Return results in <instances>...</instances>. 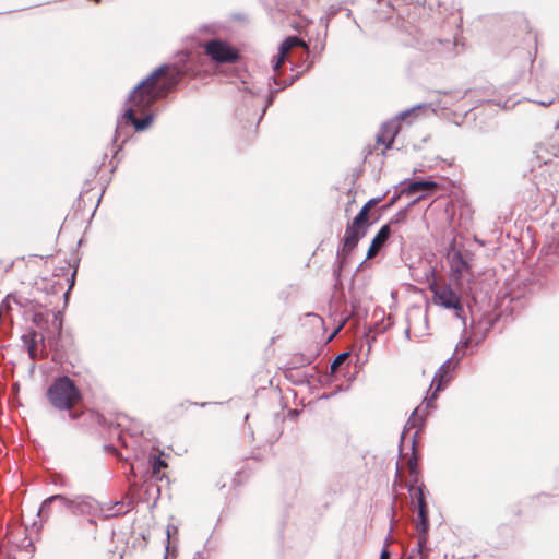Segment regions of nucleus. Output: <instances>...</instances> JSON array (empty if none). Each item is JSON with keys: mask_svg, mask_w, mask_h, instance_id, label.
<instances>
[{"mask_svg": "<svg viewBox=\"0 0 559 559\" xmlns=\"http://www.w3.org/2000/svg\"><path fill=\"white\" fill-rule=\"evenodd\" d=\"M378 202H379V200H373V199H372V200H369L366 204H369V209H370L371 206H373V205H374V204H377Z\"/></svg>", "mask_w": 559, "mask_h": 559, "instance_id": "2eb2a0df", "label": "nucleus"}, {"mask_svg": "<svg viewBox=\"0 0 559 559\" xmlns=\"http://www.w3.org/2000/svg\"><path fill=\"white\" fill-rule=\"evenodd\" d=\"M347 354L346 353H342L340 354L335 360L333 361L332 364V369H335L336 366H338L345 358H346Z\"/></svg>", "mask_w": 559, "mask_h": 559, "instance_id": "9b49d317", "label": "nucleus"}, {"mask_svg": "<svg viewBox=\"0 0 559 559\" xmlns=\"http://www.w3.org/2000/svg\"><path fill=\"white\" fill-rule=\"evenodd\" d=\"M164 71L165 67H159L133 90L131 99L135 103L136 106H145L153 100V87L157 78L162 75Z\"/></svg>", "mask_w": 559, "mask_h": 559, "instance_id": "f03ea898", "label": "nucleus"}, {"mask_svg": "<svg viewBox=\"0 0 559 559\" xmlns=\"http://www.w3.org/2000/svg\"><path fill=\"white\" fill-rule=\"evenodd\" d=\"M48 396L58 408H69L80 399L76 388L68 377L58 379L49 389Z\"/></svg>", "mask_w": 559, "mask_h": 559, "instance_id": "f257e3e1", "label": "nucleus"}, {"mask_svg": "<svg viewBox=\"0 0 559 559\" xmlns=\"http://www.w3.org/2000/svg\"><path fill=\"white\" fill-rule=\"evenodd\" d=\"M433 301L445 309L461 310L459 296L448 286L433 289Z\"/></svg>", "mask_w": 559, "mask_h": 559, "instance_id": "39448f33", "label": "nucleus"}, {"mask_svg": "<svg viewBox=\"0 0 559 559\" xmlns=\"http://www.w3.org/2000/svg\"><path fill=\"white\" fill-rule=\"evenodd\" d=\"M123 117L126 119H128L129 121H131L133 123V126L135 127V122L138 121V119L134 118V114H133V110L131 108L126 110Z\"/></svg>", "mask_w": 559, "mask_h": 559, "instance_id": "9d476101", "label": "nucleus"}, {"mask_svg": "<svg viewBox=\"0 0 559 559\" xmlns=\"http://www.w3.org/2000/svg\"><path fill=\"white\" fill-rule=\"evenodd\" d=\"M389 236H390L389 225L382 226L380 228V230L378 231V234L372 239V242L367 252V258H372L373 255H376L379 252V250L381 249V247L383 246V243L388 240Z\"/></svg>", "mask_w": 559, "mask_h": 559, "instance_id": "423d86ee", "label": "nucleus"}, {"mask_svg": "<svg viewBox=\"0 0 559 559\" xmlns=\"http://www.w3.org/2000/svg\"><path fill=\"white\" fill-rule=\"evenodd\" d=\"M369 204H365L345 234V247L353 248L367 231Z\"/></svg>", "mask_w": 559, "mask_h": 559, "instance_id": "7ed1b4c3", "label": "nucleus"}, {"mask_svg": "<svg viewBox=\"0 0 559 559\" xmlns=\"http://www.w3.org/2000/svg\"><path fill=\"white\" fill-rule=\"evenodd\" d=\"M380 559H389V552L386 549H383L381 555H380Z\"/></svg>", "mask_w": 559, "mask_h": 559, "instance_id": "4468645a", "label": "nucleus"}, {"mask_svg": "<svg viewBox=\"0 0 559 559\" xmlns=\"http://www.w3.org/2000/svg\"><path fill=\"white\" fill-rule=\"evenodd\" d=\"M419 516L421 519L423 528L425 530V527L427 525V519L425 515V504H424L423 498L419 499Z\"/></svg>", "mask_w": 559, "mask_h": 559, "instance_id": "1a4fd4ad", "label": "nucleus"}, {"mask_svg": "<svg viewBox=\"0 0 559 559\" xmlns=\"http://www.w3.org/2000/svg\"><path fill=\"white\" fill-rule=\"evenodd\" d=\"M163 466V462L160 460H157L155 463H154V472H157L159 469V467Z\"/></svg>", "mask_w": 559, "mask_h": 559, "instance_id": "ddd939ff", "label": "nucleus"}, {"mask_svg": "<svg viewBox=\"0 0 559 559\" xmlns=\"http://www.w3.org/2000/svg\"><path fill=\"white\" fill-rule=\"evenodd\" d=\"M430 185L431 183H429V182H416V183L412 185V188L414 190H418V189H421V188H426V187H428Z\"/></svg>", "mask_w": 559, "mask_h": 559, "instance_id": "f8f14e48", "label": "nucleus"}, {"mask_svg": "<svg viewBox=\"0 0 559 559\" xmlns=\"http://www.w3.org/2000/svg\"><path fill=\"white\" fill-rule=\"evenodd\" d=\"M206 53L217 62H230L237 59V51L228 44L213 40L205 46Z\"/></svg>", "mask_w": 559, "mask_h": 559, "instance_id": "20e7f679", "label": "nucleus"}, {"mask_svg": "<svg viewBox=\"0 0 559 559\" xmlns=\"http://www.w3.org/2000/svg\"><path fill=\"white\" fill-rule=\"evenodd\" d=\"M152 122V117L151 116H147L145 117L143 120H138L135 122V129L138 131H142L144 130L146 127H148Z\"/></svg>", "mask_w": 559, "mask_h": 559, "instance_id": "6e6552de", "label": "nucleus"}, {"mask_svg": "<svg viewBox=\"0 0 559 559\" xmlns=\"http://www.w3.org/2000/svg\"><path fill=\"white\" fill-rule=\"evenodd\" d=\"M299 44H300V41L296 37H288L282 43V45L280 46V49H278V60L275 64V69H277L282 66V63H283L286 55L290 50V48L296 45H299Z\"/></svg>", "mask_w": 559, "mask_h": 559, "instance_id": "0eeeda50", "label": "nucleus"}]
</instances>
